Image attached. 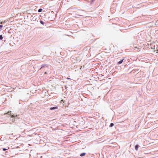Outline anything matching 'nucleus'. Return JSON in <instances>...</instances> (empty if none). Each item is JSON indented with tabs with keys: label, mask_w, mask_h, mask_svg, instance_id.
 I'll use <instances>...</instances> for the list:
<instances>
[{
	"label": "nucleus",
	"mask_w": 158,
	"mask_h": 158,
	"mask_svg": "<svg viewBox=\"0 0 158 158\" xmlns=\"http://www.w3.org/2000/svg\"><path fill=\"white\" fill-rule=\"evenodd\" d=\"M124 60V58L121 59L118 62V63H117L118 65H119L121 64H122Z\"/></svg>",
	"instance_id": "1"
},
{
	"label": "nucleus",
	"mask_w": 158,
	"mask_h": 158,
	"mask_svg": "<svg viewBox=\"0 0 158 158\" xmlns=\"http://www.w3.org/2000/svg\"><path fill=\"white\" fill-rule=\"evenodd\" d=\"M44 67H45V68H48V65L47 64H45L42 65V66L40 69H41L44 68Z\"/></svg>",
	"instance_id": "2"
},
{
	"label": "nucleus",
	"mask_w": 158,
	"mask_h": 158,
	"mask_svg": "<svg viewBox=\"0 0 158 158\" xmlns=\"http://www.w3.org/2000/svg\"><path fill=\"white\" fill-rule=\"evenodd\" d=\"M84 17V16L81 15H76V17H77V18H82Z\"/></svg>",
	"instance_id": "3"
},
{
	"label": "nucleus",
	"mask_w": 158,
	"mask_h": 158,
	"mask_svg": "<svg viewBox=\"0 0 158 158\" xmlns=\"http://www.w3.org/2000/svg\"><path fill=\"white\" fill-rule=\"evenodd\" d=\"M58 107H51L50 108V110H54L56 109H57Z\"/></svg>",
	"instance_id": "4"
},
{
	"label": "nucleus",
	"mask_w": 158,
	"mask_h": 158,
	"mask_svg": "<svg viewBox=\"0 0 158 158\" xmlns=\"http://www.w3.org/2000/svg\"><path fill=\"white\" fill-rule=\"evenodd\" d=\"M138 148H139V146L138 145H136L135 146V149L136 150H137L138 149Z\"/></svg>",
	"instance_id": "5"
},
{
	"label": "nucleus",
	"mask_w": 158,
	"mask_h": 158,
	"mask_svg": "<svg viewBox=\"0 0 158 158\" xmlns=\"http://www.w3.org/2000/svg\"><path fill=\"white\" fill-rule=\"evenodd\" d=\"M85 154V153H81V154H80V156H81V157H82V156H84Z\"/></svg>",
	"instance_id": "6"
},
{
	"label": "nucleus",
	"mask_w": 158,
	"mask_h": 158,
	"mask_svg": "<svg viewBox=\"0 0 158 158\" xmlns=\"http://www.w3.org/2000/svg\"><path fill=\"white\" fill-rule=\"evenodd\" d=\"M135 49L136 51H139V48H137V47H135Z\"/></svg>",
	"instance_id": "7"
},
{
	"label": "nucleus",
	"mask_w": 158,
	"mask_h": 158,
	"mask_svg": "<svg viewBox=\"0 0 158 158\" xmlns=\"http://www.w3.org/2000/svg\"><path fill=\"white\" fill-rule=\"evenodd\" d=\"M42 9H40L38 10V12H42Z\"/></svg>",
	"instance_id": "8"
},
{
	"label": "nucleus",
	"mask_w": 158,
	"mask_h": 158,
	"mask_svg": "<svg viewBox=\"0 0 158 158\" xmlns=\"http://www.w3.org/2000/svg\"><path fill=\"white\" fill-rule=\"evenodd\" d=\"M3 26L2 25H0V30H1L2 29Z\"/></svg>",
	"instance_id": "9"
},
{
	"label": "nucleus",
	"mask_w": 158,
	"mask_h": 158,
	"mask_svg": "<svg viewBox=\"0 0 158 158\" xmlns=\"http://www.w3.org/2000/svg\"><path fill=\"white\" fill-rule=\"evenodd\" d=\"M3 39L2 35H0V40H2Z\"/></svg>",
	"instance_id": "10"
},
{
	"label": "nucleus",
	"mask_w": 158,
	"mask_h": 158,
	"mask_svg": "<svg viewBox=\"0 0 158 158\" xmlns=\"http://www.w3.org/2000/svg\"><path fill=\"white\" fill-rule=\"evenodd\" d=\"M114 124L113 123H111L110 125V127H112L114 126Z\"/></svg>",
	"instance_id": "11"
},
{
	"label": "nucleus",
	"mask_w": 158,
	"mask_h": 158,
	"mask_svg": "<svg viewBox=\"0 0 158 158\" xmlns=\"http://www.w3.org/2000/svg\"><path fill=\"white\" fill-rule=\"evenodd\" d=\"M40 23H41L42 24H44V22L42 20L40 21Z\"/></svg>",
	"instance_id": "12"
},
{
	"label": "nucleus",
	"mask_w": 158,
	"mask_h": 158,
	"mask_svg": "<svg viewBox=\"0 0 158 158\" xmlns=\"http://www.w3.org/2000/svg\"><path fill=\"white\" fill-rule=\"evenodd\" d=\"M7 150V149H6L5 148H3V151H6V150Z\"/></svg>",
	"instance_id": "13"
},
{
	"label": "nucleus",
	"mask_w": 158,
	"mask_h": 158,
	"mask_svg": "<svg viewBox=\"0 0 158 158\" xmlns=\"http://www.w3.org/2000/svg\"><path fill=\"white\" fill-rule=\"evenodd\" d=\"M15 117V116H14L13 115H11V118H13Z\"/></svg>",
	"instance_id": "14"
},
{
	"label": "nucleus",
	"mask_w": 158,
	"mask_h": 158,
	"mask_svg": "<svg viewBox=\"0 0 158 158\" xmlns=\"http://www.w3.org/2000/svg\"><path fill=\"white\" fill-rule=\"evenodd\" d=\"M10 112H8V115H10Z\"/></svg>",
	"instance_id": "15"
},
{
	"label": "nucleus",
	"mask_w": 158,
	"mask_h": 158,
	"mask_svg": "<svg viewBox=\"0 0 158 158\" xmlns=\"http://www.w3.org/2000/svg\"><path fill=\"white\" fill-rule=\"evenodd\" d=\"M156 51H157V52H156V53H158V50H156Z\"/></svg>",
	"instance_id": "16"
},
{
	"label": "nucleus",
	"mask_w": 158,
	"mask_h": 158,
	"mask_svg": "<svg viewBox=\"0 0 158 158\" xmlns=\"http://www.w3.org/2000/svg\"><path fill=\"white\" fill-rule=\"evenodd\" d=\"M67 79H70V78H67Z\"/></svg>",
	"instance_id": "17"
},
{
	"label": "nucleus",
	"mask_w": 158,
	"mask_h": 158,
	"mask_svg": "<svg viewBox=\"0 0 158 158\" xmlns=\"http://www.w3.org/2000/svg\"><path fill=\"white\" fill-rule=\"evenodd\" d=\"M12 121H15V120H14L13 121V119H12Z\"/></svg>",
	"instance_id": "18"
},
{
	"label": "nucleus",
	"mask_w": 158,
	"mask_h": 158,
	"mask_svg": "<svg viewBox=\"0 0 158 158\" xmlns=\"http://www.w3.org/2000/svg\"><path fill=\"white\" fill-rule=\"evenodd\" d=\"M46 72H45V74H46Z\"/></svg>",
	"instance_id": "19"
}]
</instances>
